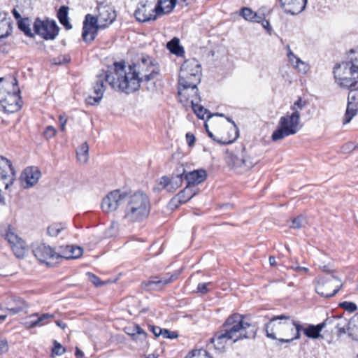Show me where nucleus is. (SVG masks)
<instances>
[{
  "label": "nucleus",
  "instance_id": "1",
  "mask_svg": "<svg viewBox=\"0 0 358 358\" xmlns=\"http://www.w3.org/2000/svg\"><path fill=\"white\" fill-rule=\"evenodd\" d=\"M113 65V69L108 67L106 70H101L96 75L93 86V92L96 96H88L85 99L87 104L99 103L106 88L105 83H108L113 90L126 94L133 93L140 89L141 79L138 77L135 66H126L124 62H115Z\"/></svg>",
  "mask_w": 358,
  "mask_h": 358
},
{
  "label": "nucleus",
  "instance_id": "2",
  "mask_svg": "<svg viewBox=\"0 0 358 358\" xmlns=\"http://www.w3.org/2000/svg\"><path fill=\"white\" fill-rule=\"evenodd\" d=\"M250 327V324L243 321L242 315L233 314L226 320L221 329L210 338V342L214 344L215 349L223 350L228 341L236 343L244 338H255L257 330L253 328L249 331H247V329Z\"/></svg>",
  "mask_w": 358,
  "mask_h": 358
},
{
  "label": "nucleus",
  "instance_id": "3",
  "mask_svg": "<svg viewBox=\"0 0 358 358\" xmlns=\"http://www.w3.org/2000/svg\"><path fill=\"white\" fill-rule=\"evenodd\" d=\"M301 324L289 316L281 315L273 316L265 324L266 336L272 340H277V346L282 343H290L301 337Z\"/></svg>",
  "mask_w": 358,
  "mask_h": 358
},
{
  "label": "nucleus",
  "instance_id": "4",
  "mask_svg": "<svg viewBox=\"0 0 358 358\" xmlns=\"http://www.w3.org/2000/svg\"><path fill=\"white\" fill-rule=\"evenodd\" d=\"M201 66L196 59L185 61L180 67L178 79V95L185 97L189 93L199 91L197 85L201 82Z\"/></svg>",
  "mask_w": 358,
  "mask_h": 358
},
{
  "label": "nucleus",
  "instance_id": "5",
  "mask_svg": "<svg viewBox=\"0 0 358 358\" xmlns=\"http://www.w3.org/2000/svg\"><path fill=\"white\" fill-rule=\"evenodd\" d=\"M150 210L148 196L138 191L133 194L127 192L124 205V218L131 222H141L145 219Z\"/></svg>",
  "mask_w": 358,
  "mask_h": 358
},
{
  "label": "nucleus",
  "instance_id": "6",
  "mask_svg": "<svg viewBox=\"0 0 358 358\" xmlns=\"http://www.w3.org/2000/svg\"><path fill=\"white\" fill-rule=\"evenodd\" d=\"M226 161L228 166L238 174L248 171L257 163L242 144L236 148L235 152L227 155Z\"/></svg>",
  "mask_w": 358,
  "mask_h": 358
},
{
  "label": "nucleus",
  "instance_id": "7",
  "mask_svg": "<svg viewBox=\"0 0 358 358\" xmlns=\"http://www.w3.org/2000/svg\"><path fill=\"white\" fill-rule=\"evenodd\" d=\"M299 123V111H294L291 114L282 116L278 122L277 129L272 134V140L276 141L296 134L300 129Z\"/></svg>",
  "mask_w": 358,
  "mask_h": 358
},
{
  "label": "nucleus",
  "instance_id": "8",
  "mask_svg": "<svg viewBox=\"0 0 358 358\" xmlns=\"http://www.w3.org/2000/svg\"><path fill=\"white\" fill-rule=\"evenodd\" d=\"M135 66L138 77L141 79V83H147L155 79H157L160 75V66L155 59L147 55H141L137 64H133Z\"/></svg>",
  "mask_w": 358,
  "mask_h": 358
},
{
  "label": "nucleus",
  "instance_id": "9",
  "mask_svg": "<svg viewBox=\"0 0 358 358\" xmlns=\"http://www.w3.org/2000/svg\"><path fill=\"white\" fill-rule=\"evenodd\" d=\"M358 71L350 62H343L334 67V78L338 84L343 88H352L357 85Z\"/></svg>",
  "mask_w": 358,
  "mask_h": 358
},
{
  "label": "nucleus",
  "instance_id": "10",
  "mask_svg": "<svg viewBox=\"0 0 358 358\" xmlns=\"http://www.w3.org/2000/svg\"><path fill=\"white\" fill-rule=\"evenodd\" d=\"M315 283V292L324 298L334 296L343 287L341 280L334 275L319 276Z\"/></svg>",
  "mask_w": 358,
  "mask_h": 358
},
{
  "label": "nucleus",
  "instance_id": "11",
  "mask_svg": "<svg viewBox=\"0 0 358 358\" xmlns=\"http://www.w3.org/2000/svg\"><path fill=\"white\" fill-rule=\"evenodd\" d=\"M32 253L36 259L48 266H53L61 259V254L55 249L43 243L36 242L31 245Z\"/></svg>",
  "mask_w": 358,
  "mask_h": 358
},
{
  "label": "nucleus",
  "instance_id": "12",
  "mask_svg": "<svg viewBox=\"0 0 358 358\" xmlns=\"http://www.w3.org/2000/svg\"><path fill=\"white\" fill-rule=\"evenodd\" d=\"M34 33L45 40H53L59 34V27L55 21L41 20L37 18L34 23Z\"/></svg>",
  "mask_w": 358,
  "mask_h": 358
},
{
  "label": "nucleus",
  "instance_id": "13",
  "mask_svg": "<svg viewBox=\"0 0 358 358\" xmlns=\"http://www.w3.org/2000/svg\"><path fill=\"white\" fill-rule=\"evenodd\" d=\"M5 240L9 243L13 252L17 258H23L27 251L26 243L16 234V229L8 226L5 234Z\"/></svg>",
  "mask_w": 358,
  "mask_h": 358
},
{
  "label": "nucleus",
  "instance_id": "14",
  "mask_svg": "<svg viewBox=\"0 0 358 358\" xmlns=\"http://www.w3.org/2000/svg\"><path fill=\"white\" fill-rule=\"evenodd\" d=\"M180 271H175L173 273H166L163 277L151 276L148 280L144 281L142 285L144 289L149 291H160L164 287L178 279Z\"/></svg>",
  "mask_w": 358,
  "mask_h": 358
},
{
  "label": "nucleus",
  "instance_id": "15",
  "mask_svg": "<svg viewBox=\"0 0 358 358\" xmlns=\"http://www.w3.org/2000/svg\"><path fill=\"white\" fill-rule=\"evenodd\" d=\"M127 192L116 189L110 192L103 198L101 208L105 212H112L117 210L120 206L124 205Z\"/></svg>",
  "mask_w": 358,
  "mask_h": 358
},
{
  "label": "nucleus",
  "instance_id": "16",
  "mask_svg": "<svg viewBox=\"0 0 358 358\" xmlns=\"http://www.w3.org/2000/svg\"><path fill=\"white\" fill-rule=\"evenodd\" d=\"M157 15L148 1L139 2L134 12L136 20L142 23L155 20Z\"/></svg>",
  "mask_w": 358,
  "mask_h": 358
},
{
  "label": "nucleus",
  "instance_id": "17",
  "mask_svg": "<svg viewBox=\"0 0 358 358\" xmlns=\"http://www.w3.org/2000/svg\"><path fill=\"white\" fill-rule=\"evenodd\" d=\"M348 106L345 113L343 124L349 123L358 111V83L355 87L348 88Z\"/></svg>",
  "mask_w": 358,
  "mask_h": 358
},
{
  "label": "nucleus",
  "instance_id": "18",
  "mask_svg": "<svg viewBox=\"0 0 358 358\" xmlns=\"http://www.w3.org/2000/svg\"><path fill=\"white\" fill-rule=\"evenodd\" d=\"M99 19V27L106 28L111 24L116 18V13L113 7L103 3H99L97 6Z\"/></svg>",
  "mask_w": 358,
  "mask_h": 358
},
{
  "label": "nucleus",
  "instance_id": "19",
  "mask_svg": "<svg viewBox=\"0 0 358 358\" xmlns=\"http://www.w3.org/2000/svg\"><path fill=\"white\" fill-rule=\"evenodd\" d=\"M3 299L5 309L10 315H15L22 311L26 308L25 301L15 295L6 294Z\"/></svg>",
  "mask_w": 358,
  "mask_h": 358
},
{
  "label": "nucleus",
  "instance_id": "20",
  "mask_svg": "<svg viewBox=\"0 0 358 358\" xmlns=\"http://www.w3.org/2000/svg\"><path fill=\"white\" fill-rule=\"evenodd\" d=\"M1 180H3L5 188L8 189L15 180L16 173L11 162L1 156Z\"/></svg>",
  "mask_w": 358,
  "mask_h": 358
},
{
  "label": "nucleus",
  "instance_id": "21",
  "mask_svg": "<svg viewBox=\"0 0 358 358\" xmlns=\"http://www.w3.org/2000/svg\"><path fill=\"white\" fill-rule=\"evenodd\" d=\"M279 2L285 13L294 15L305 9L307 0H279Z\"/></svg>",
  "mask_w": 358,
  "mask_h": 358
},
{
  "label": "nucleus",
  "instance_id": "22",
  "mask_svg": "<svg viewBox=\"0 0 358 358\" xmlns=\"http://www.w3.org/2000/svg\"><path fill=\"white\" fill-rule=\"evenodd\" d=\"M8 96L1 98V108L6 113H14L21 108L20 93H6Z\"/></svg>",
  "mask_w": 358,
  "mask_h": 358
},
{
  "label": "nucleus",
  "instance_id": "23",
  "mask_svg": "<svg viewBox=\"0 0 358 358\" xmlns=\"http://www.w3.org/2000/svg\"><path fill=\"white\" fill-rule=\"evenodd\" d=\"M41 171L38 167H27L21 175V178L26 183L24 188H29L36 184L41 177Z\"/></svg>",
  "mask_w": 358,
  "mask_h": 358
},
{
  "label": "nucleus",
  "instance_id": "24",
  "mask_svg": "<svg viewBox=\"0 0 358 358\" xmlns=\"http://www.w3.org/2000/svg\"><path fill=\"white\" fill-rule=\"evenodd\" d=\"M185 98L189 100L192 108L198 118L203 120L205 115L208 114V110L199 104L201 97L199 91H197L196 93H189V95H186Z\"/></svg>",
  "mask_w": 358,
  "mask_h": 358
},
{
  "label": "nucleus",
  "instance_id": "25",
  "mask_svg": "<svg viewBox=\"0 0 358 358\" xmlns=\"http://www.w3.org/2000/svg\"><path fill=\"white\" fill-rule=\"evenodd\" d=\"M207 178V173L204 169H197L189 172L185 171V180L187 185L192 188H198L197 185L203 182Z\"/></svg>",
  "mask_w": 358,
  "mask_h": 358
},
{
  "label": "nucleus",
  "instance_id": "26",
  "mask_svg": "<svg viewBox=\"0 0 358 358\" xmlns=\"http://www.w3.org/2000/svg\"><path fill=\"white\" fill-rule=\"evenodd\" d=\"M328 318L330 323L329 325L331 327V331H333V329H336V334L338 337L347 334V328L349 324L347 318L342 316H331L328 317Z\"/></svg>",
  "mask_w": 358,
  "mask_h": 358
},
{
  "label": "nucleus",
  "instance_id": "27",
  "mask_svg": "<svg viewBox=\"0 0 358 358\" xmlns=\"http://www.w3.org/2000/svg\"><path fill=\"white\" fill-rule=\"evenodd\" d=\"M1 88L6 93H20L17 80L12 74L1 77Z\"/></svg>",
  "mask_w": 358,
  "mask_h": 358
},
{
  "label": "nucleus",
  "instance_id": "28",
  "mask_svg": "<svg viewBox=\"0 0 358 358\" xmlns=\"http://www.w3.org/2000/svg\"><path fill=\"white\" fill-rule=\"evenodd\" d=\"M199 192V188H192L191 186H189V185H187L182 191L176 195L174 199H176L180 204L185 203L194 196L197 194Z\"/></svg>",
  "mask_w": 358,
  "mask_h": 358
},
{
  "label": "nucleus",
  "instance_id": "29",
  "mask_svg": "<svg viewBox=\"0 0 358 358\" xmlns=\"http://www.w3.org/2000/svg\"><path fill=\"white\" fill-rule=\"evenodd\" d=\"M177 2L179 3V0H158L154 10L159 15L169 13L175 8Z\"/></svg>",
  "mask_w": 358,
  "mask_h": 358
},
{
  "label": "nucleus",
  "instance_id": "30",
  "mask_svg": "<svg viewBox=\"0 0 358 358\" xmlns=\"http://www.w3.org/2000/svg\"><path fill=\"white\" fill-rule=\"evenodd\" d=\"M83 252V250L80 247L74 245H66L62 254H61V259H77L82 256Z\"/></svg>",
  "mask_w": 358,
  "mask_h": 358
},
{
  "label": "nucleus",
  "instance_id": "31",
  "mask_svg": "<svg viewBox=\"0 0 358 358\" xmlns=\"http://www.w3.org/2000/svg\"><path fill=\"white\" fill-rule=\"evenodd\" d=\"M347 328V333L352 340L358 341V313L350 320Z\"/></svg>",
  "mask_w": 358,
  "mask_h": 358
},
{
  "label": "nucleus",
  "instance_id": "32",
  "mask_svg": "<svg viewBox=\"0 0 358 358\" xmlns=\"http://www.w3.org/2000/svg\"><path fill=\"white\" fill-rule=\"evenodd\" d=\"M240 15L245 20L251 21L253 22H260L262 20V16L255 13L251 8L243 7L241 9Z\"/></svg>",
  "mask_w": 358,
  "mask_h": 358
},
{
  "label": "nucleus",
  "instance_id": "33",
  "mask_svg": "<svg viewBox=\"0 0 358 358\" xmlns=\"http://www.w3.org/2000/svg\"><path fill=\"white\" fill-rule=\"evenodd\" d=\"M287 57L289 62L292 64V65L298 68L299 71L306 73L307 71V66L306 64L293 53L289 45L287 46Z\"/></svg>",
  "mask_w": 358,
  "mask_h": 358
},
{
  "label": "nucleus",
  "instance_id": "34",
  "mask_svg": "<svg viewBox=\"0 0 358 358\" xmlns=\"http://www.w3.org/2000/svg\"><path fill=\"white\" fill-rule=\"evenodd\" d=\"M166 48L171 53L177 56H182L184 54L183 48L180 45V41L176 37L167 43Z\"/></svg>",
  "mask_w": 358,
  "mask_h": 358
},
{
  "label": "nucleus",
  "instance_id": "35",
  "mask_svg": "<svg viewBox=\"0 0 358 358\" xmlns=\"http://www.w3.org/2000/svg\"><path fill=\"white\" fill-rule=\"evenodd\" d=\"M69 8L65 6H62L57 12V17L59 22L66 29H71L72 28L68 18Z\"/></svg>",
  "mask_w": 358,
  "mask_h": 358
},
{
  "label": "nucleus",
  "instance_id": "36",
  "mask_svg": "<svg viewBox=\"0 0 358 358\" xmlns=\"http://www.w3.org/2000/svg\"><path fill=\"white\" fill-rule=\"evenodd\" d=\"M301 331H303L308 338L317 339L321 336V334L318 333L317 327L314 324H306L304 326L301 324Z\"/></svg>",
  "mask_w": 358,
  "mask_h": 358
},
{
  "label": "nucleus",
  "instance_id": "37",
  "mask_svg": "<svg viewBox=\"0 0 358 358\" xmlns=\"http://www.w3.org/2000/svg\"><path fill=\"white\" fill-rule=\"evenodd\" d=\"M18 28L22 31L27 36L33 38L34 34L31 31V24L29 18L20 19L17 22Z\"/></svg>",
  "mask_w": 358,
  "mask_h": 358
},
{
  "label": "nucleus",
  "instance_id": "38",
  "mask_svg": "<svg viewBox=\"0 0 358 358\" xmlns=\"http://www.w3.org/2000/svg\"><path fill=\"white\" fill-rule=\"evenodd\" d=\"M134 341H137V336L139 337V341L141 343L145 341L147 333L138 325L134 324L133 326V333H128Z\"/></svg>",
  "mask_w": 358,
  "mask_h": 358
},
{
  "label": "nucleus",
  "instance_id": "39",
  "mask_svg": "<svg viewBox=\"0 0 358 358\" xmlns=\"http://www.w3.org/2000/svg\"><path fill=\"white\" fill-rule=\"evenodd\" d=\"M97 34V31L90 28L87 25H83L82 37L85 42L91 43L93 41Z\"/></svg>",
  "mask_w": 358,
  "mask_h": 358
},
{
  "label": "nucleus",
  "instance_id": "40",
  "mask_svg": "<svg viewBox=\"0 0 358 358\" xmlns=\"http://www.w3.org/2000/svg\"><path fill=\"white\" fill-rule=\"evenodd\" d=\"M88 152H89V146L87 142L83 143L78 148L76 153L78 159L82 162L85 163L88 159Z\"/></svg>",
  "mask_w": 358,
  "mask_h": 358
},
{
  "label": "nucleus",
  "instance_id": "41",
  "mask_svg": "<svg viewBox=\"0 0 358 358\" xmlns=\"http://www.w3.org/2000/svg\"><path fill=\"white\" fill-rule=\"evenodd\" d=\"M87 25L88 27L92 28L98 31L101 29L99 27V19L98 17H94L90 14H87L85 17V20L83 21V25Z\"/></svg>",
  "mask_w": 358,
  "mask_h": 358
},
{
  "label": "nucleus",
  "instance_id": "42",
  "mask_svg": "<svg viewBox=\"0 0 358 358\" xmlns=\"http://www.w3.org/2000/svg\"><path fill=\"white\" fill-rule=\"evenodd\" d=\"M183 179H185V171L181 174H178L175 176H173L170 179L171 187L170 192H175L177 189H178L182 183Z\"/></svg>",
  "mask_w": 358,
  "mask_h": 358
},
{
  "label": "nucleus",
  "instance_id": "43",
  "mask_svg": "<svg viewBox=\"0 0 358 358\" xmlns=\"http://www.w3.org/2000/svg\"><path fill=\"white\" fill-rule=\"evenodd\" d=\"M185 358H213V357L203 349L192 350Z\"/></svg>",
  "mask_w": 358,
  "mask_h": 358
},
{
  "label": "nucleus",
  "instance_id": "44",
  "mask_svg": "<svg viewBox=\"0 0 358 358\" xmlns=\"http://www.w3.org/2000/svg\"><path fill=\"white\" fill-rule=\"evenodd\" d=\"M64 228L65 225L62 223H54L48 227L47 233L50 236H57Z\"/></svg>",
  "mask_w": 358,
  "mask_h": 358
},
{
  "label": "nucleus",
  "instance_id": "45",
  "mask_svg": "<svg viewBox=\"0 0 358 358\" xmlns=\"http://www.w3.org/2000/svg\"><path fill=\"white\" fill-rule=\"evenodd\" d=\"M35 315L36 326H43L46 324V320L53 317V315L49 313H44L41 315H39L38 313H36Z\"/></svg>",
  "mask_w": 358,
  "mask_h": 358
},
{
  "label": "nucleus",
  "instance_id": "46",
  "mask_svg": "<svg viewBox=\"0 0 358 358\" xmlns=\"http://www.w3.org/2000/svg\"><path fill=\"white\" fill-rule=\"evenodd\" d=\"M305 223V218L302 215H300L292 220L290 227L293 229H300L303 227Z\"/></svg>",
  "mask_w": 358,
  "mask_h": 358
},
{
  "label": "nucleus",
  "instance_id": "47",
  "mask_svg": "<svg viewBox=\"0 0 358 358\" xmlns=\"http://www.w3.org/2000/svg\"><path fill=\"white\" fill-rule=\"evenodd\" d=\"M340 306L350 313H353L357 309V305L350 301H343L340 303Z\"/></svg>",
  "mask_w": 358,
  "mask_h": 358
},
{
  "label": "nucleus",
  "instance_id": "48",
  "mask_svg": "<svg viewBox=\"0 0 358 358\" xmlns=\"http://www.w3.org/2000/svg\"><path fill=\"white\" fill-rule=\"evenodd\" d=\"M4 27H6L7 30L5 34H1V38L7 37L10 34V31L12 30V22L6 19L1 20V29Z\"/></svg>",
  "mask_w": 358,
  "mask_h": 358
},
{
  "label": "nucleus",
  "instance_id": "49",
  "mask_svg": "<svg viewBox=\"0 0 358 358\" xmlns=\"http://www.w3.org/2000/svg\"><path fill=\"white\" fill-rule=\"evenodd\" d=\"M65 348L57 341H54V347L52 350L53 355L60 356L65 352Z\"/></svg>",
  "mask_w": 358,
  "mask_h": 358
},
{
  "label": "nucleus",
  "instance_id": "50",
  "mask_svg": "<svg viewBox=\"0 0 358 358\" xmlns=\"http://www.w3.org/2000/svg\"><path fill=\"white\" fill-rule=\"evenodd\" d=\"M306 105V102L301 99H299L291 107L292 112L301 110Z\"/></svg>",
  "mask_w": 358,
  "mask_h": 358
},
{
  "label": "nucleus",
  "instance_id": "51",
  "mask_svg": "<svg viewBox=\"0 0 358 358\" xmlns=\"http://www.w3.org/2000/svg\"><path fill=\"white\" fill-rule=\"evenodd\" d=\"M170 178L167 176H163L160 178L159 185L162 186V189H166L170 192Z\"/></svg>",
  "mask_w": 358,
  "mask_h": 358
},
{
  "label": "nucleus",
  "instance_id": "52",
  "mask_svg": "<svg viewBox=\"0 0 358 358\" xmlns=\"http://www.w3.org/2000/svg\"><path fill=\"white\" fill-rule=\"evenodd\" d=\"M35 317H36V315H34V314L31 315L25 320V321L23 322V324L27 328H33L34 327H36Z\"/></svg>",
  "mask_w": 358,
  "mask_h": 358
},
{
  "label": "nucleus",
  "instance_id": "53",
  "mask_svg": "<svg viewBox=\"0 0 358 358\" xmlns=\"http://www.w3.org/2000/svg\"><path fill=\"white\" fill-rule=\"evenodd\" d=\"M212 285L213 283L211 282L206 283H199L197 286L196 292L201 294H205L209 292L208 287Z\"/></svg>",
  "mask_w": 358,
  "mask_h": 358
},
{
  "label": "nucleus",
  "instance_id": "54",
  "mask_svg": "<svg viewBox=\"0 0 358 358\" xmlns=\"http://www.w3.org/2000/svg\"><path fill=\"white\" fill-rule=\"evenodd\" d=\"M87 275L88 276L89 280L93 283L96 287H99L103 284V282L101 281L100 278L95 275L92 273H87Z\"/></svg>",
  "mask_w": 358,
  "mask_h": 358
},
{
  "label": "nucleus",
  "instance_id": "55",
  "mask_svg": "<svg viewBox=\"0 0 358 358\" xmlns=\"http://www.w3.org/2000/svg\"><path fill=\"white\" fill-rule=\"evenodd\" d=\"M56 129L52 126H48L43 131V136L46 139L52 138L56 134Z\"/></svg>",
  "mask_w": 358,
  "mask_h": 358
},
{
  "label": "nucleus",
  "instance_id": "56",
  "mask_svg": "<svg viewBox=\"0 0 358 358\" xmlns=\"http://www.w3.org/2000/svg\"><path fill=\"white\" fill-rule=\"evenodd\" d=\"M164 338H175L178 337V334L176 331H171L166 329H162V334Z\"/></svg>",
  "mask_w": 358,
  "mask_h": 358
},
{
  "label": "nucleus",
  "instance_id": "57",
  "mask_svg": "<svg viewBox=\"0 0 358 358\" xmlns=\"http://www.w3.org/2000/svg\"><path fill=\"white\" fill-rule=\"evenodd\" d=\"M355 145L354 143L348 142V143H346L345 144H344L342 146L341 149H342L343 152L347 153V152H350L352 150H355Z\"/></svg>",
  "mask_w": 358,
  "mask_h": 358
},
{
  "label": "nucleus",
  "instance_id": "58",
  "mask_svg": "<svg viewBox=\"0 0 358 358\" xmlns=\"http://www.w3.org/2000/svg\"><path fill=\"white\" fill-rule=\"evenodd\" d=\"M149 329L150 331H152L156 337L161 336L162 330V328L154 325H150Z\"/></svg>",
  "mask_w": 358,
  "mask_h": 358
},
{
  "label": "nucleus",
  "instance_id": "59",
  "mask_svg": "<svg viewBox=\"0 0 358 358\" xmlns=\"http://www.w3.org/2000/svg\"><path fill=\"white\" fill-rule=\"evenodd\" d=\"M186 140H187V145L191 147L194 144V142H195V136L193 134L190 133V132H188L186 134Z\"/></svg>",
  "mask_w": 358,
  "mask_h": 358
},
{
  "label": "nucleus",
  "instance_id": "60",
  "mask_svg": "<svg viewBox=\"0 0 358 358\" xmlns=\"http://www.w3.org/2000/svg\"><path fill=\"white\" fill-rule=\"evenodd\" d=\"M329 318L327 317L325 320H324V322H322V323L320 324H318L317 325H315V327H317V330L318 331V333L319 334H321V331L322 330L325 328V327H329Z\"/></svg>",
  "mask_w": 358,
  "mask_h": 358
},
{
  "label": "nucleus",
  "instance_id": "61",
  "mask_svg": "<svg viewBox=\"0 0 358 358\" xmlns=\"http://www.w3.org/2000/svg\"><path fill=\"white\" fill-rule=\"evenodd\" d=\"M259 23H262V27L268 32V33H271V31H272V27L270 25V22L268 20H264V17L262 16V21L259 22Z\"/></svg>",
  "mask_w": 358,
  "mask_h": 358
},
{
  "label": "nucleus",
  "instance_id": "62",
  "mask_svg": "<svg viewBox=\"0 0 358 358\" xmlns=\"http://www.w3.org/2000/svg\"><path fill=\"white\" fill-rule=\"evenodd\" d=\"M59 121L60 124V129L62 131H64L65 130L67 118L65 116L60 115L59 117Z\"/></svg>",
  "mask_w": 358,
  "mask_h": 358
},
{
  "label": "nucleus",
  "instance_id": "63",
  "mask_svg": "<svg viewBox=\"0 0 358 358\" xmlns=\"http://www.w3.org/2000/svg\"><path fill=\"white\" fill-rule=\"evenodd\" d=\"M196 2V0H179V3H182V6H188Z\"/></svg>",
  "mask_w": 358,
  "mask_h": 358
},
{
  "label": "nucleus",
  "instance_id": "64",
  "mask_svg": "<svg viewBox=\"0 0 358 358\" xmlns=\"http://www.w3.org/2000/svg\"><path fill=\"white\" fill-rule=\"evenodd\" d=\"M75 355L77 358H83L84 357V353L78 348H76Z\"/></svg>",
  "mask_w": 358,
  "mask_h": 358
}]
</instances>
